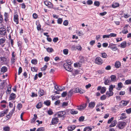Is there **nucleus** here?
Instances as JSON below:
<instances>
[{
    "instance_id": "6",
    "label": "nucleus",
    "mask_w": 131,
    "mask_h": 131,
    "mask_svg": "<svg viewBox=\"0 0 131 131\" xmlns=\"http://www.w3.org/2000/svg\"><path fill=\"white\" fill-rule=\"evenodd\" d=\"M66 114V112L65 111H60L57 112L56 115L59 118L64 117Z\"/></svg>"
},
{
    "instance_id": "40",
    "label": "nucleus",
    "mask_w": 131,
    "mask_h": 131,
    "mask_svg": "<svg viewBox=\"0 0 131 131\" xmlns=\"http://www.w3.org/2000/svg\"><path fill=\"white\" fill-rule=\"evenodd\" d=\"M63 21L62 19L61 18H59L57 20V22L58 24H61Z\"/></svg>"
},
{
    "instance_id": "3",
    "label": "nucleus",
    "mask_w": 131,
    "mask_h": 131,
    "mask_svg": "<svg viewBox=\"0 0 131 131\" xmlns=\"http://www.w3.org/2000/svg\"><path fill=\"white\" fill-rule=\"evenodd\" d=\"M126 123L125 122H118L117 126H118L119 129H123L126 125Z\"/></svg>"
},
{
    "instance_id": "47",
    "label": "nucleus",
    "mask_w": 131,
    "mask_h": 131,
    "mask_svg": "<svg viewBox=\"0 0 131 131\" xmlns=\"http://www.w3.org/2000/svg\"><path fill=\"white\" fill-rule=\"evenodd\" d=\"M128 32V30L127 28H124L122 31V32L123 34H126Z\"/></svg>"
},
{
    "instance_id": "53",
    "label": "nucleus",
    "mask_w": 131,
    "mask_h": 131,
    "mask_svg": "<svg viewBox=\"0 0 131 131\" xmlns=\"http://www.w3.org/2000/svg\"><path fill=\"white\" fill-rule=\"evenodd\" d=\"M47 66L46 65H45L43 67L41 68V70L42 71H45L47 68Z\"/></svg>"
},
{
    "instance_id": "55",
    "label": "nucleus",
    "mask_w": 131,
    "mask_h": 131,
    "mask_svg": "<svg viewBox=\"0 0 131 131\" xmlns=\"http://www.w3.org/2000/svg\"><path fill=\"white\" fill-rule=\"evenodd\" d=\"M63 52L64 54L67 55L68 53V50L67 49H65L63 50Z\"/></svg>"
},
{
    "instance_id": "24",
    "label": "nucleus",
    "mask_w": 131,
    "mask_h": 131,
    "mask_svg": "<svg viewBox=\"0 0 131 131\" xmlns=\"http://www.w3.org/2000/svg\"><path fill=\"white\" fill-rule=\"evenodd\" d=\"M121 47L122 48H125L127 46V43L126 41L122 42L121 44Z\"/></svg>"
},
{
    "instance_id": "19",
    "label": "nucleus",
    "mask_w": 131,
    "mask_h": 131,
    "mask_svg": "<svg viewBox=\"0 0 131 131\" xmlns=\"http://www.w3.org/2000/svg\"><path fill=\"white\" fill-rule=\"evenodd\" d=\"M117 123V121L116 120H114L113 121L111 125L109 126V127H114L115 126Z\"/></svg>"
},
{
    "instance_id": "64",
    "label": "nucleus",
    "mask_w": 131,
    "mask_h": 131,
    "mask_svg": "<svg viewBox=\"0 0 131 131\" xmlns=\"http://www.w3.org/2000/svg\"><path fill=\"white\" fill-rule=\"evenodd\" d=\"M126 113L128 114L130 113H131V108L126 110Z\"/></svg>"
},
{
    "instance_id": "14",
    "label": "nucleus",
    "mask_w": 131,
    "mask_h": 131,
    "mask_svg": "<svg viewBox=\"0 0 131 131\" xmlns=\"http://www.w3.org/2000/svg\"><path fill=\"white\" fill-rule=\"evenodd\" d=\"M86 107V104H83L80 105L79 106H77V109L80 111H81L83 110Z\"/></svg>"
},
{
    "instance_id": "28",
    "label": "nucleus",
    "mask_w": 131,
    "mask_h": 131,
    "mask_svg": "<svg viewBox=\"0 0 131 131\" xmlns=\"http://www.w3.org/2000/svg\"><path fill=\"white\" fill-rule=\"evenodd\" d=\"M42 102H40L36 105V108L38 109H39L42 107Z\"/></svg>"
},
{
    "instance_id": "27",
    "label": "nucleus",
    "mask_w": 131,
    "mask_h": 131,
    "mask_svg": "<svg viewBox=\"0 0 131 131\" xmlns=\"http://www.w3.org/2000/svg\"><path fill=\"white\" fill-rule=\"evenodd\" d=\"M119 4L118 3H114L112 5L113 8H115L119 6Z\"/></svg>"
},
{
    "instance_id": "37",
    "label": "nucleus",
    "mask_w": 131,
    "mask_h": 131,
    "mask_svg": "<svg viewBox=\"0 0 131 131\" xmlns=\"http://www.w3.org/2000/svg\"><path fill=\"white\" fill-rule=\"evenodd\" d=\"M73 91L72 90H70L68 93V97H70L73 93Z\"/></svg>"
},
{
    "instance_id": "57",
    "label": "nucleus",
    "mask_w": 131,
    "mask_h": 131,
    "mask_svg": "<svg viewBox=\"0 0 131 131\" xmlns=\"http://www.w3.org/2000/svg\"><path fill=\"white\" fill-rule=\"evenodd\" d=\"M50 57H46L44 58V60L45 61L47 62L50 60Z\"/></svg>"
},
{
    "instance_id": "4",
    "label": "nucleus",
    "mask_w": 131,
    "mask_h": 131,
    "mask_svg": "<svg viewBox=\"0 0 131 131\" xmlns=\"http://www.w3.org/2000/svg\"><path fill=\"white\" fill-rule=\"evenodd\" d=\"M13 20L16 24L19 23V19L18 15L15 13L14 15Z\"/></svg>"
},
{
    "instance_id": "51",
    "label": "nucleus",
    "mask_w": 131,
    "mask_h": 131,
    "mask_svg": "<svg viewBox=\"0 0 131 131\" xmlns=\"http://www.w3.org/2000/svg\"><path fill=\"white\" fill-rule=\"evenodd\" d=\"M110 82V81L107 79L105 81L104 83L106 85H109Z\"/></svg>"
},
{
    "instance_id": "12",
    "label": "nucleus",
    "mask_w": 131,
    "mask_h": 131,
    "mask_svg": "<svg viewBox=\"0 0 131 131\" xmlns=\"http://www.w3.org/2000/svg\"><path fill=\"white\" fill-rule=\"evenodd\" d=\"M129 102L128 101L122 100L120 102L119 105L121 106H125L127 105Z\"/></svg>"
},
{
    "instance_id": "20",
    "label": "nucleus",
    "mask_w": 131,
    "mask_h": 131,
    "mask_svg": "<svg viewBox=\"0 0 131 131\" xmlns=\"http://www.w3.org/2000/svg\"><path fill=\"white\" fill-rule=\"evenodd\" d=\"M110 78H111V81H113V82H116L117 80L116 79V77L115 75H112L111 77Z\"/></svg>"
},
{
    "instance_id": "32",
    "label": "nucleus",
    "mask_w": 131,
    "mask_h": 131,
    "mask_svg": "<svg viewBox=\"0 0 131 131\" xmlns=\"http://www.w3.org/2000/svg\"><path fill=\"white\" fill-rule=\"evenodd\" d=\"M6 58L5 57H0V62H5L6 61Z\"/></svg>"
},
{
    "instance_id": "42",
    "label": "nucleus",
    "mask_w": 131,
    "mask_h": 131,
    "mask_svg": "<svg viewBox=\"0 0 131 131\" xmlns=\"http://www.w3.org/2000/svg\"><path fill=\"white\" fill-rule=\"evenodd\" d=\"M3 130L4 131H9L10 127L9 126H5L3 128Z\"/></svg>"
},
{
    "instance_id": "50",
    "label": "nucleus",
    "mask_w": 131,
    "mask_h": 131,
    "mask_svg": "<svg viewBox=\"0 0 131 131\" xmlns=\"http://www.w3.org/2000/svg\"><path fill=\"white\" fill-rule=\"evenodd\" d=\"M68 103L67 102H63L62 104V107H64L68 105Z\"/></svg>"
},
{
    "instance_id": "48",
    "label": "nucleus",
    "mask_w": 131,
    "mask_h": 131,
    "mask_svg": "<svg viewBox=\"0 0 131 131\" xmlns=\"http://www.w3.org/2000/svg\"><path fill=\"white\" fill-rule=\"evenodd\" d=\"M84 117L83 116H80L79 118V121L80 122L83 121L84 119Z\"/></svg>"
},
{
    "instance_id": "61",
    "label": "nucleus",
    "mask_w": 131,
    "mask_h": 131,
    "mask_svg": "<svg viewBox=\"0 0 131 131\" xmlns=\"http://www.w3.org/2000/svg\"><path fill=\"white\" fill-rule=\"evenodd\" d=\"M117 36V34L114 33H111L109 35L110 37H116Z\"/></svg>"
},
{
    "instance_id": "39",
    "label": "nucleus",
    "mask_w": 131,
    "mask_h": 131,
    "mask_svg": "<svg viewBox=\"0 0 131 131\" xmlns=\"http://www.w3.org/2000/svg\"><path fill=\"white\" fill-rule=\"evenodd\" d=\"M36 25H37V30L39 31H40L41 29V26L40 25V23H39L38 24H36Z\"/></svg>"
},
{
    "instance_id": "23",
    "label": "nucleus",
    "mask_w": 131,
    "mask_h": 131,
    "mask_svg": "<svg viewBox=\"0 0 131 131\" xmlns=\"http://www.w3.org/2000/svg\"><path fill=\"white\" fill-rule=\"evenodd\" d=\"M121 65V63L119 61H116L115 62V66L116 68H119Z\"/></svg>"
},
{
    "instance_id": "13",
    "label": "nucleus",
    "mask_w": 131,
    "mask_h": 131,
    "mask_svg": "<svg viewBox=\"0 0 131 131\" xmlns=\"http://www.w3.org/2000/svg\"><path fill=\"white\" fill-rule=\"evenodd\" d=\"M58 117H54L52 118L51 123L52 124L54 125L57 124L58 122L59 119H58Z\"/></svg>"
},
{
    "instance_id": "45",
    "label": "nucleus",
    "mask_w": 131,
    "mask_h": 131,
    "mask_svg": "<svg viewBox=\"0 0 131 131\" xmlns=\"http://www.w3.org/2000/svg\"><path fill=\"white\" fill-rule=\"evenodd\" d=\"M22 105L21 103H19L17 106V108L18 110H20V109L22 108Z\"/></svg>"
},
{
    "instance_id": "17",
    "label": "nucleus",
    "mask_w": 131,
    "mask_h": 131,
    "mask_svg": "<svg viewBox=\"0 0 131 131\" xmlns=\"http://www.w3.org/2000/svg\"><path fill=\"white\" fill-rule=\"evenodd\" d=\"M16 95L15 94L13 93H12L10 95L9 97V100H14L16 98Z\"/></svg>"
},
{
    "instance_id": "41",
    "label": "nucleus",
    "mask_w": 131,
    "mask_h": 131,
    "mask_svg": "<svg viewBox=\"0 0 131 131\" xmlns=\"http://www.w3.org/2000/svg\"><path fill=\"white\" fill-rule=\"evenodd\" d=\"M31 70L33 72H37L38 70L37 68L35 67H31Z\"/></svg>"
},
{
    "instance_id": "11",
    "label": "nucleus",
    "mask_w": 131,
    "mask_h": 131,
    "mask_svg": "<svg viewBox=\"0 0 131 131\" xmlns=\"http://www.w3.org/2000/svg\"><path fill=\"white\" fill-rule=\"evenodd\" d=\"M44 4L48 8H53V5L51 2L47 1H45L44 2Z\"/></svg>"
},
{
    "instance_id": "56",
    "label": "nucleus",
    "mask_w": 131,
    "mask_h": 131,
    "mask_svg": "<svg viewBox=\"0 0 131 131\" xmlns=\"http://www.w3.org/2000/svg\"><path fill=\"white\" fill-rule=\"evenodd\" d=\"M124 17L125 18H127L128 17H130L131 16L129 14H128L127 13L126 14L125 13H124Z\"/></svg>"
},
{
    "instance_id": "1",
    "label": "nucleus",
    "mask_w": 131,
    "mask_h": 131,
    "mask_svg": "<svg viewBox=\"0 0 131 131\" xmlns=\"http://www.w3.org/2000/svg\"><path fill=\"white\" fill-rule=\"evenodd\" d=\"M115 87V86L111 84L110 85L108 89L109 91H107L106 93V95L108 97L112 96L114 94L113 91L114 88Z\"/></svg>"
},
{
    "instance_id": "2",
    "label": "nucleus",
    "mask_w": 131,
    "mask_h": 131,
    "mask_svg": "<svg viewBox=\"0 0 131 131\" xmlns=\"http://www.w3.org/2000/svg\"><path fill=\"white\" fill-rule=\"evenodd\" d=\"M63 66L64 68L68 71L71 72L73 70V68L71 66L68 65L67 63H64Z\"/></svg>"
},
{
    "instance_id": "36",
    "label": "nucleus",
    "mask_w": 131,
    "mask_h": 131,
    "mask_svg": "<svg viewBox=\"0 0 131 131\" xmlns=\"http://www.w3.org/2000/svg\"><path fill=\"white\" fill-rule=\"evenodd\" d=\"M102 56L101 57L103 58H107L108 56L106 53L105 52H102L101 53Z\"/></svg>"
},
{
    "instance_id": "38",
    "label": "nucleus",
    "mask_w": 131,
    "mask_h": 131,
    "mask_svg": "<svg viewBox=\"0 0 131 131\" xmlns=\"http://www.w3.org/2000/svg\"><path fill=\"white\" fill-rule=\"evenodd\" d=\"M125 84L126 85L131 84V79L126 80L125 81Z\"/></svg>"
},
{
    "instance_id": "58",
    "label": "nucleus",
    "mask_w": 131,
    "mask_h": 131,
    "mask_svg": "<svg viewBox=\"0 0 131 131\" xmlns=\"http://www.w3.org/2000/svg\"><path fill=\"white\" fill-rule=\"evenodd\" d=\"M117 85L119 88H121L123 87V84L121 82L118 83Z\"/></svg>"
},
{
    "instance_id": "25",
    "label": "nucleus",
    "mask_w": 131,
    "mask_h": 131,
    "mask_svg": "<svg viewBox=\"0 0 131 131\" xmlns=\"http://www.w3.org/2000/svg\"><path fill=\"white\" fill-rule=\"evenodd\" d=\"M127 116L126 115V114L124 113H122L121 114V116L120 117L121 119L123 120L126 119Z\"/></svg>"
},
{
    "instance_id": "21",
    "label": "nucleus",
    "mask_w": 131,
    "mask_h": 131,
    "mask_svg": "<svg viewBox=\"0 0 131 131\" xmlns=\"http://www.w3.org/2000/svg\"><path fill=\"white\" fill-rule=\"evenodd\" d=\"M95 105V103L94 102H91L89 104V107L91 108H93Z\"/></svg>"
},
{
    "instance_id": "59",
    "label": "nucleus",
    "mask_w": 131,
    "mask_h": 131,
    "mask_svg": "<svg viewBox=\"0 0 131 131\" xmlns=\"http://www.w3.org/2000/svg\"><path fill=\"white\" fill-rule=\"evenodd\" d=\"M3 20V16L0 14V23H2Z\"/></svg>"
},
{
    "instance_id": "34",
    "label": "nucleus",
    "mask_w": 131,
    "mask_h": 131,
    "mask_svg": "<svg viewBox=\"0 0 131 131\" xmlns=\"http://www.w3.org/2000/svg\"><path fill=\"white\" fill-rule=\"evenodd\" d=\"M47 51L49 53H52L54 51L53 49L51 48L48 47L46 49Z\"/></svg>"
},
{
    "instance_id": "7",
    "label": "nucleus",
    "mask_w": 131,
    "mask_h": 131,
    "mask_svg": "<svg viewBox=\"0 0 131 131\" xmlns=\"http://www.w3.org/2000/svg\"><path fill=\"white\" fill-rule=\"evenodd\" d=\"M106 90V88L105 87H101V86H99L97 88V90L98 91L100 90L101 93L102 94H103L105 93Z\"/></svg>"
},
{
    "instance_id": "18",
    "label": "nucleus",
    "mask_w": 131,
    "mask_h": 131,
    "mask_svg": "<svg viewBox=\"0 0 131 131\" xmlns=\"http://www.w3.org/2000/svg\"><path fill=\"white\" fill-rule=\"evenodd\" d=\"M5 40L6 39L4 37L0 39V45H2V47H3L4 45H3L5 42Z\"/></svg>"
},
{
    "instance_id": "30",
    "label": "nucleus",
    "mask_w": 131,
    "mask_h": 131,
    "mask_svg": "<svg viewBox=\"0 0 131 131\" xmlns=\"http://www.w3.org/2000/svg\"><path fill=\"white\" fill-rule=\"evenodd\" d=\"M70 113L72 115L76 114H78V112L77 111H75L74 109H71L70 111Z\"/></svg>"
},
{
    "instance_id": "31",
    "label": "nucleus",
    "mask_w": 131,
    "mask_h": 131,
    "mask_svg": "<svg viewBox=\"0 0 131 131\" xmlns=\"http://www.w3.org/2000/svg\"><path fill=\"white\" fill-rule=\"evenodd\" d=\"M92 128L89 126L85 127L83 129V131H91Z\"/></svg>"
},
{
    "instance_id": "35",
    "label": "nucleus",
    "mask_w": 131,
    "mask_h": 131,
    "mask_svg": "<svg viewBox=\"0 0 131 131\" xmlns=\"http://www.w3.org/2000/svg\"><path fill=\"white\" fill-rule=\"evenodd\" d=\"M38 61L36 59H32L31 61V62L32 64H37Z\"/></svg>"
},
{
    "instance_id": "63",
    "label": "nucleus",
    "mask_w": 131,
    "mask_h": 131,
    "mask_svg": "<svg viewBox=\"0 0 131 131\" xmlns=\"http://www.w3.org/2000/svg\"><path fill=\"white\" fill-rule=\"evenodd\" d=\"M22 43L21 41H19L17 42V45L18 47L20 48L21 47V45Z\"/></svg>"
},
{
    "instance_id": "10",
    "label": "nucleus",
    "mask_w": 131,
    "mask_h": 131,
    "mask_svg": "<svg viewBox=\"0 0 131 131\" xmlns=\"http://www.w3.org/2000/svg\"><path fill=\"white\" fill-rule=\"evenodd\" d=\"M115 44L113 43L110 44L108 47L110 48L113 51H116L117 50L118 48L116 46H115Z\"/></svg>"
},
{
    "instance_id": "52",
    "label": "nucleus",
    "mask_w": 131,
    "mask_h": 131,
    "mask_svg": "<svg viewBox=\"0 0 131 131\" xmlns=\"http://www.w3.org/2000/svg\"><path fill=\"white\" fill-rule=\"evenodd\" d=\"M68 23L69 22L68 20H65L63 21V24L65 26H67L68 25Z\"/></svg>"
},
{
    "instance_id": "29",
    "label": "nucleus",
    "mask_w": 131,
    "mask_h": 131,
    "mask_svg": "<svg viewBox=\"0 0 131 131\" xmlns=\"http://www.w3.org/2000/svg\"><path fill=\"white\" fill-rule=\"evenodd\" d=\"M43 103L44 104L47 106H49L51 104V102L49 100H47L44 102Z\"/></svg>"
},
{
    "instance_id": "54",
    "label": "nucleus",
    "mask_w": 131,
    "mask_h": 131,
    "mask_svg": "<svg viewBox=\"0 0 131 131\" xmlns=\"http://www.w3.org/2000/svg\"><path fill=\"white\" fill-rule=\"evenodd\" d=\"M22 71V69L21 67H19L18 69V75H20V73H21Z\"/></svg>"
},
{
    "instance_id": "49",
    "label": "nucleus",
    "mask_w": 131,
    "mask_h": 131,
    "mask_svg": "<svg viewBox=\"0 0 131 131\" xmlns=\"http://www.w3.org/2000/svg\"><path fill=\"white\" fill-rule=\"evenodd\" d=\"M73 62L72 61L70 60H67V62L66 63H67V64L69 65H71L72 64Z\"/></svg>"
},
{
    "instance_id": "15",
    "label": "nucleus",
    "mask_w": 131,
    "mask_h": 131,
    "mask_svg": "<svg viewBox=\"0 0 131 131\" xmlns=\"http://www.w3.org/2000/svg\"><path fill=\"white\" fill-rule=\"evenodd\" d=\"M4 20L6 22H7L9 20V15L8 13L6 12H5L4 15Z\"/></svg>"
},
{
    "instance_id": "43",
    "label": "nucleus",
    "mask_w": 131,
    "mask_h": 131,
    "mask_svg": "<svg viewBox=\"0 0 131 131\" xmlns=\"http://www.w3.org/2000/svg\"><path fill=\"white\" fill-rule=\"evenodd\" d=\"M106 97H107L106 95H103L100 97V99L101 100H104L106 99Z\"/></svg>"
},
{
    "instance_id": "62",
    "label": "nucleus",
    "mask_w": 131,
    "mask_h": 131,
    "mask_svg": "<svg viewBox=\"0 0 131 131\" xmlns=\"http://www.w3.org/2000/svg\"><path fill=\"white\" fill-rule=\"evenodd\" d=\"M67 94V93L66 92H64L62 94V97H66Z\"/></svg>"
},
{
    "instance_id": "9",
    "label": "nucleus",
    "mask_w": 131,
    "mask_h": 131,
    "mask_svg": "<svg viewBox=\"0 0 131 131\" xmlns=\"http://www.w3.org/2000/svg\"><path fill=\"white\" fill-rule=\"evenodd\" d=\"M7 32L6 29L4 27L0 28V35H6Z\"/></svg>"
},
{
    "instance_id": "60",
    "label": "nucleus",
    "mask_w": 131,
    "mask_h": 131,
    "mask_svg": "<svg viewBox=\"0 0 131 131\" xmlns=\"http://www.w3.org/2000/svg\"><path fill=\"white\" fill-rule=\"evenodd\" d=\"M93 2L91 0H88L87 1V3L89 5H91L93 4Z\"/></svg>"
},
{
    "instance_id": "22",
    "label": "nucleus",
    "mask_w": 131,
    "mask_h": 131,
    "mask_svg": "<svg viewBox=\"0 0 131 131\" xmlns=\"http://www.w3.org/2000/svg\"><path fill=\"white\" fill-rule=\"evenodd\" d=\"M45 92L42 89H40L38 92V94L39 96L40 97L43 96Z\"/></svg>"
},
{
    "instance_id": "44",
    "label": "nucleus",
    "mask_w": 131,
    "mask_h": 131,
    "mask_svg": "<svg viewBox=\"0 0 131 131\" xmlns=\"http://www.w3.org/2000/svg\"><path fill=\"white\" fill-rule=\"evenodd\" d=\"M45 129L44 127H41L38 128L36 131H45Z\"/></svg>"
},
{
    "instance_id": "5",
    "label": "nucleus",
    "mask_w": 131,
    "mask_h": 131,
    "mask_svg": "<svg viewBox=\"0 0 131 131\" xmlns=\"http://www.w3.org/2000/svg\"><path fill=\"white\" fill-rule=\"evenodd\" d=\"M95 62L96 64L101 65L103 63V61L101 57H98L95 59Z\"/></svg>"
},
{
    "instance_id": "46",
    "label": "nucleus",
    "mask_w": 131,
    "mask_h": 131,
    "mask_svg": "<svg viewBox=\"0 0 131 131\" xmlns=\"http://www.w3.org/2000/svg\"><path fill=\"white\" fill-rule=\"evenodd\" d=\"M94 5L97 7L99 6L100 5V2L99 1H95L94 3Z\"/></svg>"
},
{
    "instance_id": "8",
    "label": "nucleus",
    "mask_w": 131,
    "mask_h": 131,
    "mask_svg": "<svg viewBox=\"0 0 131 131\" xmlns=\"http://www.w3.org/2000/svg\"><path fill=\"white\" fill-rule=\"evenodd\" d=\"M74 92L75 93H79L80 94H82L84 93L85 91L83 89L79 88H75Z\"/></svg>"
},
{
    "instance_id": "16",
    "label": "nucleus",
    "mask_w": 131,
    "mask_h": 131,
    "mask_svg": "<svg viewBox=\"0 0 131 131\" xmlns=\"http://www.w3.org/2000/svg\"><path fill=\"white\" fill-rule=\"evenodd\" d=\"M75 128V125H71L67 127L68 131H71L74 130Z\"/></svg>"
},
{
    "instance_id": "26",
    "label": "nucleus",
    "mask_w": 131,
    "mask_h": 131,
    "mask_svg": "<svg viewBox=\"0 0 131 131\" xmlns=\"http://www.w3.org/2000/svg\"><path fill=\"white\" fill-rule=\"evenodd\" d=\"M7 68L6 67H3L1 69V72L4 73L7 71Z\"/></svg>"
},
{
    "instance_id": "33",
    "label": "nucleus",
    "mask_w": 131,
    "mask_h": 131,
    "mask_svg": "<svg viewBox=\"0 0 131 131\" xmlns=\"http://www.w3.org/2000/svg\"><path fill=\"white\" fill-rule=\"evenodd\" d=\"M55 88L58 91H61L62 90V88L61 86H58L56 85L54 86Z\"/></svg>"
}]
</instances>
